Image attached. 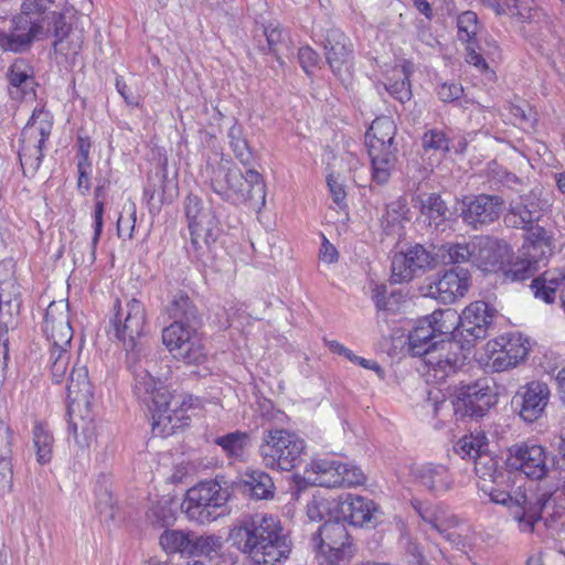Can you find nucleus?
<instances>
[{"label": "nucleus", "instance_id": "nucleus-1", "mask_svg": "<svg viewBox=\"0 0 565 565\" xmlns=\"http://www.w3.org/2000/svg\"><path fill=\"white\" fill-rule=\"evenodd\" d=\"M456 451L462 457L475 460V471L479 478L478 487L493 503L505 505L511 519L521 533L531 534L542 519L550 494H537L526 482L514 490L507 491L498 488L510 473L498 470V460L488 451V439L482 431L462 437L456 446Z\"/></svg>", "mask_w": 565, "mask_h": 565}, {"label": "nucleus", "instance_id": "nucleus-2", "mask_svg": "<svg viewBox=\"0 0 565 565\" xmlns=\"http://www.w3.org/2000/svg\"><path fill=\"white\" fill-rule=\"evenodd\" d=\"M134 376L132 390L152 414L153 434L167 437L188 425L186 412L193 407L194 398L186 394H172L163 381L152 374L156 363L137 355L128 360Z\"/></svg>", "mask_w": 565, "mask_h": 565}, {"label": "nucleus", "instance_id": "nucleus-3", "mask_svg": "<svg viewBox=\"0 0 565 565\" xmlns=\"http://www.w3.org/2000/svg\"><path fill=\"white\" fill-rule=\"evenodd\" d=\"M134 376L132 390L152 414L153 434L167 437L188 425L186 412L193 407L194 398L186 394H172L163 381L152 374L156 363L137 355L128 360Z\"/></svg>", "mask_w": 565, "mask_h": 565}, {"label": "nucleus", "instance_id": "nucleus-4", "mask_svg": "<svg viewBox=\"0 0 565 565\" xmlns=\"http://www.w3.org/2000/svg\"><path fill=\"white\" fill-rule=\"evenodd\" d=\"M228 541L255 565H275L287 559L292 544L278 516L254 514L236 522Z\"/></svg>", "mask_w": 565, "mask_h": 565}, {"label": "nucleus", "instance_id": "nucleus-5", "mask_svg": "<svg viewBox=\"0 0 565 565\" xmlns=\"http://www.w3.org/2000/svg\"><path fill=\"white\" fill-rule=\"evenodd\" d=\"M437 338L430 322L423 318L408 337L409 351L413 355L424 356L425 364L436 380H444L462 365L465 356L458 342Z\"/></svg>", "mask_w": 565, "mask_h": 565}, {"label": "nucleus", "instance_id": "nucleus-6", "mask_svg": "<svg viewBox=\"0 0 565 565\" xmlns=\"http://www.w3.org/2000/svg\"><path fill=\"white\" fill-rule=\"evenodd\" d=\"M214 192L235 203H247L254 209L265 204L266 190L263 177L254 169L243 173L238 168L220 167L211 180Z\"/></svg>", "mask_w": 565, "mask_h": 565}, {"label": "nucleus", "instance_id": "nucleus-7", "mask_svg": "<svg viewBox=\"0 0 565 565\" xmlns=\"http://www.w3.org/2000/svg\"><path fill=\"white\" fill-rule=\"evenodd\" d=\"M43 333L50 344L51 372L53 381L60 383L65 375L73 330L70 326L67 305L51 301L44 315Z\"/></svg>", "mask_w": 565, "mask_h": 565}, {"label": "nucleus", "instance_id": "nucleus-8", "mask_svg": "<svg viewBox=\"0 0 565 565\" xmlns=\"http://www.w3.org/2000/svg\"><path fill=\"white\" fill-rule=\"evenodd\" d=\"M114 310L110 321L114 337L122 344L127 359L132 360L140 355L143 348L147 323L145 306L140 300L131 298L124 306L117 300Z\"/></svg>", "mask_w": 565, "mask_h": 565}, {"label": "nucleus", "instance_id": "nucleus-9", "mask_svg": "<svg viewBox=\"0 0 565 565\" xmlns=\"http://www.w3.org/2000/svg\"><path fill=\"white\" fill-rule=\"evenodd\" d=\"M305 449L306 443L297 434L275 428L264 433L259 454L266 468L290 471L300 463Z\"/></svg>", "mask_w": 565, "mask_h": 565}, {"label": "nucleus", "instance_id": "nucleus-10", "mask_svg": "<svg viewBox=\"0 0 565 565\" xmlns=\"http://www.w3.org/2000/svg\"><path fill=\"white\" fill-rule=\"evenodd\" d=\"M396 125L390 117L373 120L365 135V143L371 158L373 177L379 183H385L396 162Z\"/></svg>", "mask_w": 565, "mask_h": 565}, {"label": "nucleus", "instance_id": "nucleus-11", "mask_svg": "<svg viewBox=\"0 0 565 565\" xmlns=\"http://www.w3.org/2000/svg\"><path fill=\"white\" fill-rule=\"evenodd\" d=\"M311 544L318 565H342L353 556L350 535L340 520L326 522L312 535Z\"/></svg>", "mask_w": 565, "mask_h": 565}, {"label": "nucleus", "instance_id": "nucleus-12", "mask_svg": "<svg viewBox=\"0 0 565 565\" xmlns=\"http://www.w3.org/2000/svg\"><path fill=\"white\" fill-rule=\"evenodd\" d=\"M228 497L227 489L218 480H206L186 491L182 508L190 520L210 523L217 518V509L226 503Z\"/></svg>", "mask_w": 565, "mask_h": 565}, {"label": "nucleus", "instance_id": "nucleus-13", "mask_svg": "<svg viewBox=\"0 0 565 565\" xmlns=\"http://www.w3.org/2000/svg\"><path fill=\"white\" fill-rule=\"evenodd\" d=\"M162 342L174 359L188 365H200L206 352L195 327L177 320L162 330Z\"/></svg>", "mask_w": 565, "mask_h": 565}, {"label": "nucleus", "instance_id": "nucleus-14", "mask_svg": "<svg viewBox=\"0 0 565 565\" xmlns=\"http://www.w3.org/2000/svg\"><path fill=\"white\" fill-rule=\"evenodd\" d=\"M452 397L454 412L460 417L483 416L497 403V396L486 379L456 387Z\"/></svg>", "mask_w": 565, "mask_h": 565}, {"label": "nucleus", "instance_id": "nucleus-15", "mask_svg": "<svg viewBox=\"0 0 565 565\" xmlns=\"http://www.w3.org/2000/svg\"><path fill=\"white\" fill-rule=\"evenodd\" d=\"M486 365L493 372H503L515 367L523 361L529 347L520 334H507L488 341L484 344Z\"/></svg>", "mask_w": 565, "mask_h": 565}, {"label": "nucleus", "instance_id": "nucleus-16", "mask_svg": "<svg viewBox=\"0 0 565 565\" xmlns=\"http://www.w3.org/2000/svg\"><path fill=\"white\" fill-rule=\"evenodd\" d=\"M185 214L189 220L191 243L200 250L209 247L218 236V222L211 209L204 207L203 202L195 195H189L185 201Z\"/></svg>", "mask_w": 565, "mask_h": 565}, {"label": "nucleus", "instance_id": "nucleus-17", "mask_svg": "<svg viewBox=\"0 0 565 565\" xmlns=\"http://www.w3.org/2000/svg\"><path fill=\"white\" fill-rule=\"evenodd\" d=\"M35 0H24L21 13L13 19L9 33L0 31V49L4 52H23L28 50L35 35Z\"/></svg>", "mask_w": 565, "mask_h": 565}, {"label": "nucleus", "instance_id": "nucleus-18", "mask_svg": "<svg viewBox=\"0 0 565 565\" xmlns=\"http://www.w3.org/2000/svg\"><path fill=\"white\" fill-rule=\"evenodd\" d=\"M470 287V274L465 269H451L438 279L420 288L423 296L436 299L443 303H452L463 297Z\"/></svg>", "mask_w": 565, "mask_h": 565}, {"label": "nucleus", "instance_id": "nucleus-19", "mask_svg": "<svg viewBox=\"0 0 565 565\" xmlns=\"http://www.w3.org/2000/svg\"><path fill=\"white\" fill-rule=\"evenodd\" d=\"M508 465L535 480L543 479L548 471L545 449L540 445H518L510 448Z\"/></svg>", "mask_w": 565, "mask_h": 565}, {"label": "nucleus", "instance_id": "nucleus-20", "mask_svg": "<svg viewBox=\"0 0 565 565\" xmlns=\"http://www.w3.org/2000/svg\"><path fill=\"white\" fill-rule=\"evenodd\" d=\"M431 255L420 245L394 255L392 260V279L401 284L424 274L433 266Z\"/></svg>", "mask_w": 565, "mask_h": 565}, {"label": "nucleus", "instance_id": "nucleus-21", "mask_svg": "<svg viewBox=\"0 0 565 565\" xmlns=\"http://www.w3.org/2000/svg\"><path fill=\"white\" fill-rule=\"evenodd\" d=\"M472 247L473 263L488 273L500 271L510 256V247L505 242L489 236L476 237Z\"/></svg>", "mask_w": 565, "mask_h": 565}, {"label": "nucleus", "instance_id": "nucleus-22", "mask_svg": "<svg viewBox=\"0 0 565 565\" xmlns=\"http://www.w3.org/2000/svg\"><path fill=\"white\" fill-rule=\"evenodd\" d=\"M463 221L475 228L495 222L502 212L503 200L499 195L480 194L463 202Z\"/></svg>", "mask_w": 565, "mask_h": 565}, {"label": "nucleus", "instance_id": "nucleus-23", "mask_svg": "<svg viewBox=\"0 0 565 565\" xmlns=\"http://www.w3.org/2000/svg\"><path fill=\"white\" fill-rule=\"evenodd\" d=\"M550 388L543 382H531L521 387L513 398L519 414L525 422H534L542 416L550 401Z\"/></svg>", "mask_w": 565, "mask_h": 565}, {"label": "nucleus", "instance_id": "nucleus-24", "mask_svg": "<svg viewBox=\"0 0 565 565\" xmlns=\"http://www.w3.org/2000/svg\"><path fill=\"white\" fill-rule=\"evenodd\" d=\"M415 482L434 495H444L455 487L449 468L441 463H424L413 469Z\"/></svg>", "mask_w": 565, "mask_h": 565}, {"label": "nucleus", "instance_id": "nucleus-25", "mask_svg": "<svg viewBox=\"0 0 565 565\" xmlns=\"http://www.w3.org/2000/svg\"><path fill=\"white\" fill-rule=\"evenodd\" d=\"M327 62L337 76L350 72L352 45L339 29H330L323 42Z\"/></svg>", "mask_w": 565, "mask_h": 565}, {"label": "nucleus", "instance_id": "nucleus-26", "mask_svg": "<svg viewBox=\"0 0 565 565\" xmlns=\"http://www.w3.org/2000/svg\"><path fill=\"white\" fill-rule=\"evenodd\" d=\"M379 513V507L370 499L345 494L339 498V520L355 526L371 524Z\"/></svg>", "mask_w": 565, "mask_h": 565}, {"label": "nucleus", "instance_id": "nucleus-27", "mask_svg": "<svg viewBox=\"0 0 565 565\" xmlns=\"http://www.w3.org/2000/svg\"><path fill=\"white\" fill-rule=\"evenodd\" d=\"M58 6L54 0H38V36H54V47L68 34L70 26L64 15L57 10Z\"/></svg>", "mask_w": 565, "mask_h": 565}, {"label": "nucleus", "instance_id": "nucleus-28", "mask_svg": "<svg viewBox=\"0 0 565 565\" xmlns=\"http://www.w3.org/2000/svg\"><path fill=\"white\" fill-rule=\"evenodd\" d=\"M20 288L11 259L0 262V309L6 317H18L20 312Z\"/></svg>", "mask_w": 565, "mask_h": 565}, {"label": "nucleus", "instance_id": "nucleus-29", "mask_svg": "<svg viewBox=\"0 0 565 565\" xmlns=\"http://www.w3.org/2000/svg\"><path fill=\"white\" fill-rule=\"evenodd\" d=\"M541 217V206L532 194L519 196L510 203L504 222L514 228L529 230Z\"/></svg>", "mask_w": 565, "mask_h": 565}, {"label": "nucleus", "instance_id": "nucleus-30", "mask_svg": "<svg viewBox=\"0 0 565 565\" xmlns=\"http://www.w3.org/2000/svg\"><path fill=\"white\" fill-rule=\"evenodd\" d=\"M460 316L461 328L476 339L487 335V329L493 321V310L483 301H475L467 306Z\"/></svg>", "mask_w": 565, "mask_h": 565}, {"label": "nucleus", "instance_id": "nucleus-31", "mask_svg": "<svg viewBox=\"0 0 565 565\" xmlns=\"http://www.w3.org/2000/svg\"><path fill=\"white\" fill-rule=\"evenodd\" d=\"M67 397L70 399L68 411L71 414L81 413L82 408L88 409L93 398V388L85 366L74 367L71 372Z\"/></svg>", "mask_w": 565, "mask_h": 565}, {"label": "nucleus", "instance_id": "nucleus-32", "mask_svg": "<svg viewBox=\"0 0 565 565\" xmlns=\"http://www.w3.org/2000/svg\"><path fill=\"white\" fill-rule=\"evenodd\" d=\"M341 462L329 458L313 459L307 467L306 473L313 475L311 481L320 487H341L340 479Z\"/></svg>", "mask_w": 565, "mask_h": 565}, {"label": "nucleus", "instance_id": "nucleus-33", "mask_svg": "<svg viewBox=\"0 0 565 565\" xmlns=\"http://www.w3.org/2000/svg\"><path fill=\"white\" fill-rule=\"evenodd\" d=\"M418 513L423 521L431 530L444 536L447 541L454 542L456 533L452 531L458 524V519L439 507L419 508Z\"/></svg>", "mask_w": 565, "mask_h": 565}, {"label": "nucleus", "instance_id": "nucleus-34", "mask_svg": "<svg viewBox=\"0 0 565 565\" xmlns=\"http://www.w3.org/2000/svg\"><path fill=\"white\" fill-rule=\"evenodd\" d=\"M532 287L535 288V296L551 303L555 299L557 289H565V267L555 268L543 274L541 279H534Z\"/></svg>", "mask_w": 565, "mask_h": 565}, {"label": "nucleus", "instance_id": "nucleus-35", "mask_svg": "<svg viewBox=\"0 0 565 565\" xmlns=\"http://www.w3.org/2000/svg\"><path fill=\"white\" fill-rule=\"evenodd\" d=\"M307 516L315 522L326 518L339 520V498L317 493L307 504Z\"/></svg>", "mask_w": 565, "mask_h": 565}, {"label": "nucleus", "instance_id": "nucleus-36", "mask_svg": "<svg viewBox=\"0 0 565 565\" xmlns=\"http://www.w3.org/2000/svg\"><path fill=\"white\" fill-rule=\"evenodd\" d=\"M425 318L430 322L437 337L444 340H450L449 335L461 328L460 316L452 308L436 310Z\"/></svg>", "mask_w": 565, "mask_h": 565}, {"label": "nucleus", "instance_id": "nucleus-37", "mask_svg": "<svg viewBox=\"0 0 565 565\" xmlns=\"http://www.w3.org/2000/svg\"><path fill=\"white\" fill-rule=\"evenodd\" d=\"M497 14H509L520 21L530 20L535 11L534 0H488Z\"/></svg>", "mask_w": 565, "mask_h": 565}, {"label": "nucleus", "instance_id": "nucleus-38", "mask_svg": "<svg viewBox=\"0 0 565 565\" xmlns=\"http://www.w3.org/2000/svg\"><path fill=\"white\" fill-rule=\"evenodd\" d=\"M249 435L247 433L234 431L217 437L215 444L218 445L230 459L242 460L245 450L249 445Z\"/></svg>", "mask_w": 565, "mask_h": 565}, {"label": "nucleus", "instance_id": "nucleus-39", "mask_svg": "<svg viewBox=\"0 0 565 565\" xmlns=\"http://www.w3.org/2000/svg\"><path fill=\"white\" fill-rule=\"evenodd\" d=\"M244 486L250 494L258 499H268L274 492V482L271 477L260 470H250L245 473Z\"/></svg>", "mask_w": 565, "mask_h": 565}, {"label": "nucleus", "instance_id": "nucleus-40", "mask_svg": "<svg viewBox=\"0 0 565 565\" xmlns=\"http://www.w3.org/2000/svg\"><path fill=\"white\" fill-rule=\"evenodd\" d=\"M223 544L220 536L216 535H195L192 533L191 556H204L209 559H217L221 555Z\"/></svg>", "mask_w": 565, "mask_h": 565}, {"label": "nucleus", "instance_id": "nucleus-41", "mask_svg": "<svg viewBox=\"0 0 565 565\" xmlns=\"http://www.w3.org/2000/svg\"><path fill=\"white\" fill-rule=\"evenodd\" d=\"M409 210L406 199L398 198L386 206V213L383 215L384 230L391 234L401 230L402 223L408 221Z\"/></svg>", "mask_w": 565, "mask_h": 565}, {"label": "nucleus", "instance_id": "nucleus-42", "mask_svg": "<svg viewBox=\"0 0 565 565\" xmlns=\"http://www.w3.org/2000/svg\"><path fill=\"white\" fill-rule=\"evenodd\" d=\"M191 540V532L167 530L160 535V545L167 553L190 555Z\"/></svg>", "mask_w": 565, "mask_h": 565}, {"label": "nucleus", "instance_id": "nucleus-43", "mask_svg": "<svg viewBox=\"0 0 565 565\" xmlns=\"http://www.w3.org/2000/svg\"><path fill=\"white\" fill-rule=\"evenodd\" d=\"M420 212L429 218V224L439 226L446 220L448 209L438 194L430 193L420 196Z\"/></svg>", "mask_w": 565, "mask_h": 565}, {"label": "nucleus", "instance_id": "nucleus-44", "mask_svg": "<svg viewBox=\"0 0 565 565\" xmlns=\"http://www.w3.org/2000/svg\"><path fill=\"white\" fill-rule=\"evenodd\" d=\"M264 36L266 39V45H258L259 50L266 54H274L276 60L281 64L282 61L279 56V52L288 46V38L284 34L278 23H269L264 26Z\"/></svg>", "mask_w": 565, "mask_h": 565}, {"label": "nucleus", "instance_id": "nucleus-45", "mask_svg": "<svg viewBox=\"0 0 565 565\" xmlns=\"http://www.w3.org/2000/svg\"><path fill=\"white\" fill-rule=\"evenodd\" d=\"M227 137L230 146L241 163L249 166L253 161V153L249 149L248 142L244 137L243 127L236 122L230 128Z\"/></svg>", "mask_w": 565, "mask_h": 565}, {"label": "nucleus", "instance_id": "nucleus-46", "mask_svg": "<svg viewBox=\"0 0 565 565\" xmlns=\"http://www.w3.org/2000/svg\"><path fill=\"white\" fill-rule=\"evenodd\" d=\"M449 138L443 130L430 129L422 137V146L424 153L443 157L449 151Z\"/></svg>", "mask_w": 565, "mask_h": 565}, {"label": "nucleus", "instance_id": "nucleus-47", "mask_svg": "<svg viewBox=\"0 0 565 565\" xmlns=\"http://www.w3.org/2000/svg\"><path fill=\"white\" fill-rule=\"evenodd\" d=\"M473 254L472 242L469 244H446L439 248V256L446 264L473 262Z\"/></svg>", "mask_w": 565, "mask_h": 565}, {"label": "nucleus", "instance_id": "nucleus-48", "mask_svg": "<svg viewBox=\"0 0 565 565\" xmlns=\"http://www.w3.org/2000/svg\"><path fill=\"white\" fill-rule=\"evenodd\" d=\"M458 38L468 44H475L476 35L479 32L477 14L472 11H465L457 18Z\"/></svg>", "mask_w": 565, "mask_h": 565}, {"label": "nucleus", "instance_id": "nucleus-49", "mask_svg": "<svg viewBox=\"0 0 565 565\" xmlns=\"http://www.w3.org/2000/svg\"><path fill=\"white\" fill-rule=\"evenodd\" d=\"M503 276L511 281L525 280L533 275L534 267L529 259L518 258L511 260V255L504 264V268H501Z\"/></svg>", "mask_w": 565, "mask_h": 565}, {"label": "nucleus", "instance_id": "nucleus-50", "mask_svg": "<svg viewBox=\"0 0 565 565\" xmlns=\"http://www.w3.org/2000/svg\"><path fill=\"white\" fill-rule=\"evenodd\" d=\"M54 437L47 424H38V463H47L53 456Z\"/></svg>", "mask_w": 565, "mask_h": 565}, {"label": "nucleus", "instance_id": "nucleus-51", "mask_svg": "<svg viewBox=\"0 0 565 565\" xmlns=\"http://www.w3.org/2000/svg\"><path fill=\"white\" fill-rule=\"evenodd\" d=\"M171 318L190 323L195 318L194 308L188 296H175L168 308Z\"/></svg>", "mask_w": 565, "mask_h": 565}, {"label": "nucleus", "instance_id": "nucleus-52", "mask_svg": "<svg viewBox=\"0 0 565 565\" xmlns=\"http://www.w3.org/2000/svg\"><path fill=\"white\" fill-rule=\"evenodd\" d=\"M17 317H6L0 309V377L4 376L8 361V331L15 323Z\"/></svg>", "mask_w": 565, "mask_h": 565}, {"label": "nucleus", "instance_id": "nucleus-53", "mask_svg": "<svg viewBox=\"0 0 565 565\" xmlns=\"http://www.w3.org/2000/svg\"><path fill=\"white\" fill-rule=\"evenodd\" d=\"M9 81L12 86L23 92L29 83H33L32 68L28 67L23 61H15L9 71Z\"/></svg>", "mask_w": 565, "mask_h": 565}, {"label": "nucleus", "instance_id": "nucleus-54", "mask_svg": "<svg viewBox=\"0 0 565 565\" xmlns=\"http://www.w3.org/2000/svg\"><path fill=\"white\" fill-rule=\"evenodd\" d=\"M136 218V206L134 203H130L124 207L122 213L118 217V235L130 239L135 230Z\"/></svg>", "mask_w": 565, "mask_h": 565}, {"label": "nucleus", "instance_id": "nucleus-55", "mask_svg": "<svg viewBox=\"0 0 565 565\" xmlns=\"http://www.w3.org/2000/svg\"><path fill=\"white\" fill-rule=\"evenodd\" d=\"M340 479H343L341 487H354L364 483L365 475L358 466L341 462Z\"/></svg>", "mask_w": 565, "mask_h": 565}, {"label": "nucleus", "instance_id": "nucleus-56", "mask_svg": "<svg viewBox=\"0 0 565 565\" xmlns=\"http://www.w3.org/2000/svg\"><path fill=\"white\" fill-rule=\"evenodd\" d=\"M403 74L405 77L399 81L395 82L390 85H385L386 90L397 100L405 103L411 99V88H409V81L407 79L406 75V65L403 66Z\"/></svg>", "mask_w": 565, "mask_h": 565}, {"label": "nucleus", "instance_id": "nucleus-57", "mask_svg": "<svg viewBox=\"0 0 565 565\" xmlns=\"http://www.w3.org/2000/svg\"><path fill=\"white\" fill-rule=\"evenodd\" d=\"M13 483L11 459H0V495L10 492Z\"/></svg>", "mask_w": 565, "mask_h": 565}, {"label": "nucleus", "instance_id": "nucleus-58", "mask_svg": "<svg viewBox=\"0 0 565 565\" xmlns=\"http://www.w3.org/2000/svg\"><path fill=\"white\" fill-rule=\"evenodd\" d=\"M13 436L10 427L0 420V459H11Z\"/></svg>", "mask_w": 565, "mask_h": 565}, {"label": "nucleus", "instance_id": "nucleus-59", "mask_svg": "<svg viewBox=\"0 0 565 565\" xmlns=\"http://www.w3.org/2000/svg\"><path fill=\"white\" fill-rule=\"evenodd\" d=\"M298 60L305 72L309 74L310 68L318 64L320 57L319 54L310 46H302L299 49Z\"/></svg>", "mask_w": 565, "mask_h": 565}, {"label": "nucleus", "instance_id": "nucleus-60", "mask_svg": "<svg viewBox=\"0 0 565 565\" xmlns=\"http://www.w3.org/2000/svg\"><path fill=\"white\" fill-rule=\"evenodd\" d=\"M462 92L463 89L459 84L444 83L438 89V97L444 103H451L458 99L461 96Z\"/></svg>", "mask_w": 565, "mask_h": 565}, {"label": "nucleus", "instance_id": "nucleus-61", "mask_svg": "<svg viewBox=\"0 0 565 565\" xmlns=\"http://www.w3.org/2000/svg\"><path fill=\"white\" fill-rule=\"evenodd\" d=\"M90 167L92 163L77 162V189L82 194H86L90 189Z\"/></svg>", "mask_w": 565, "mask_h": 565}, {"label": "nucleus", "instance_id": "nucleus-62", "mask_svg": "<svg viewBox=\"0 0 565 565\" xmlns=\"http://www.w3.org/2000/svg\"><path fill=\"white\" fill-rule=\"evenodd\" d=\"M103 214H104V203L98 201L95 205V232L92 239V253H90V260L93 262L95 259V248L96 244L99 239L102 227H103Z\"/></svg>", "mask_w": 565, "mask_h": 565}, {"label": "nucleus", "instance_id": "nucleus-63", "mask_svg": "<svg viewBox=\"0 0 565 565\" xmlns=\"http://www.w3.org/2000/svg\"><path fill=\"white\" fill-rule=\"evenodd\" d=\"M328 186L330 189L334 203H337L338 205L343 203L347 196L343 184L337 178L330 175L328 178Z\"/></svg>", "mask_w": 565, "mask_h": 565}, {"label": "nucleus", "instance_id": "nucleus-64", "mask_svg": "<svg viewBox=\"0 0 565 565\" xmlns=\"http://www.w3.org/2000/svg\"><path fill=\"white\" fill-rule=\"evenodd\" d=\"M467 62L476 66L481 72H487L489 66L483 56L477 52L475 44L467 45Z\"/></svg>", "mask_w": 565, "mask_h": 565}]
</instances>
